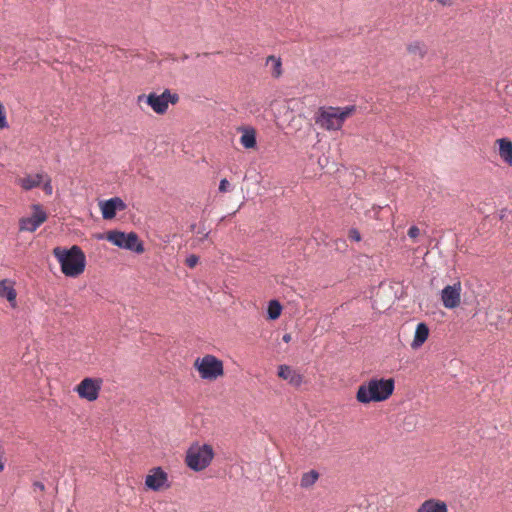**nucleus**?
<instances>
[{"mask_svg": "<svg viewBox=\"0 0 512 512\" xmlns=\"http://www.w3.org/2000/svg\"><path fill=\"white\" fill-rule=\"evenodd\" d=\"M45 177H46V181L44 182L43 190L46 194L51 195L53 193L51 179L47 175H45Z\"/></svg>", "mask_w": 512, "mask_h": 512, "instance_id": "nucleus-27", "label": "nucleus"}, {"mask_svg": "<svg viewBox=\"0 0 512 512\" xmlns=\"http://www.w3.org/2000/svg\"><path fill=\"white\" fill-rule=\"evenodd\" d=\"M319 478V473L316 470H311L302 475L300 485L302 488L311 487Z\"/></svg>", "mask_w": 512, "mask_h": 512, "instance_id": "nucleus-20", "label": "nucleus"}, {"mask_svg": "<svg viewBox=\"0 0 512 512\" xmlns=\"http://www.w3.org/2000/svg\"><path fill=\"white\" fill-rule=\"evenodd\" d=\"M195 366L201 378L205 380H215L224 373L223 362L210 354L197 358Z\"/></svg>", "mask_w": 512, "mask_h": 512, "instance_id": "nucleus-7", "label": "nucleus"}, {"mask_svg": "<svg viewBox=\"0 0 512 512\" xmlns=\"http://www.w3.org/2000/svg\"><path fill=\"white\" fill-rule=\"evenodd\" d=\"M282 339H283L284 342L288 343L291 340V335L290 334H284Z\"/></svg>", "mask_w": 512, "mask_h": 512, "instance_id": "nucleus-30", "label": "nucleus"}, {"mask_svg": "<svg viewBox=\"0 0 512 512\" xmlns=\"http://www.w3.org/2000/svg\"><path fill=\"white\" fill-rule=\"evenodd\" d=\"M407 234H408V236H409L410 238H413V239H414V238H416V237H418V236H419V234H420V230H419V228H418L417 226L413 225V226H411V227L408 229Z\"/></svg>", "mask_w": 512, "mask_h": 512, "instance_id": "nucleus-28", "label": "nucleus"}, {"mask_svg": "<svg viewBox=\"0 0 512 512\" xmlns=\"http://www.w3.org/2000/svg\"><path fill=\"white\" fill-rule=\"evenodd\" d=\"M100 207L103 219H112L115 217L117 211L126 209V204L121 198L113 197L100 202Z\"/></svg>", "mask_w": 512, "mask_h": 512, "instance_id": "nucleus-12", "label": "nucleus"}, {"mask_svg": "<svg viewBox=\"0 0 512 512\" xmlns=\"http://www.w3.org/2000/svg\"><path fill=\"white\" fill-rule=\"evenodd\" d=\"M4 470V464L2 461H0V472H2Z\"/></svg>", "mask_w": 512, "mask_h": 512, "instance_id": "nucleus-32", "label": "nucleus"}, {"mask_svg": "<svg viewBox=\"0 0 512 512\" xmlns=\"http://www.w3.org/2000/svg\"><path fill=\"white\" fill-rule=\"evenodd\" d=\"M199 261V258L198 256L192 254V255H189L186 260H185V263L186 265L189 267V268H193L197 265Z\"/></svg>", "mask_w": 512, "mask_h": 512, "instance_id": "nucleus-25", "label": "nucleus"}, {"mask_svg": "<svg viewBox=\"0 0 512 512\" xmlns=\"http://www.w3.org/2000/svg\"><path fill=\"white\" fill-rule=\"evenodd\" d=\"M47 220V213L41 205H33V214L29 217H23L19 220L20 231L34 232Z\"/></svg>", "mask_w": 512, "mask_h": 512, "instance_id": "nucleus-8", "label": "nucleus"}, {"mask_svg": "<svg viewBox=\"0 0 512 512\" xmlns=\"http://www.w3.org/2000/svg\"><path fill=\"white\" fill-rule=\"evenodd\" d=\"M497 143L500 158L508 165H512V142L507 138H501L497 140Z\"/></svg>", "mask_w": 512, "mask_h": 512, "instance_id": "nucleus-18", "label": "nucleus"}, {"mask_svg": "<svg viewBox=\"0 0 512 512\" xmlns=\"http://www.w3.org/2000/svg\"><path fill=\"white\" fill-rule=\"evenodd\" d=\"M145 486L152 491L169 488L168 474L161 467H154L145 478Z\"/></svg>", "mask_w": 512, "mask_h": 512, "instance_id": "nucleus-10", "label": "nucleus"}, {"mask_svg": "<svg viewBox=\"0 0 512 512\" xmlns=\"http://www.w3.org/2000/svg\"><path fill=\"white\" fill-rule=\"evenodd\" d=\"M460 283L447 285L441 292V300L445 308L453 309L460 304Z\"/></svg>", "mask_w": 512, "mask_h": 512, "instance_id": "nucleus-11", "label": "nucleus"}, {"mask_svg": "<svg viewBox=\"0 0 512 512\" xmlns=\"http://www.w3.org/2000/svg\"><path fill=\"white\" fill-rule=\"evenodd\" d=\"M278 376L294 387H299L303 382L302 375L285 364L278 367Z\"/></svg>", "mask_w": 512, "mask_h": 512, "instance_id": "nucleus-13", "label": "nucleus"}, {"mask_svg": "<svg viewBox=\"0 0 512 512\" xmlns=\"http://www.w3.org/2000/svg\"><path fill=\"white\" fill-rule=\"evenodd\" d=\"M45 175L43 173H37L34 175H27L24 178L19 179L18 184L25 190L29 191L33 188L38 187L44 180Z\"/></svg>", "mask_w": 512, "mask_h": 512, "instance_id": "nucleus-17", "label": "nucleus"}, {"mask_svg": "<svg viewBox=\"0 0 512 512\" xmlns=\"http://www.w3.org/2000/svg\"><path fill=\"white\" fill-rule=\"evenodd\" d=\"M53 255L65 276L76 278L84 272L86 256L79 246L73 245L70 248L57 246L53 249Z\"/></svg>", "mask_w": 512, "mask_h": 512, "instance_id": "nucleus-1", "label": "nucleus"}, {"mask_svg": "<svg viewBox=\"0 0 512 512\" xmlns=\"http://www.w3.org/2000/svg\"><path fill=\"white\" fill-rule=\"evenodd\" d=\"M356 110L355 105L345 107L323 106L315 114V123L328 131H336L342 128L345 120Z\"/></svg>", "mask_w": 512, "mask_h": 512, "instance_id": "nucleus-3", "label": "nucleus"}, {"mask_svg": "<svg viewBox=\"0 0 512 512\" xmlns=\"http://www.w3.org/2000/svg\"><path fill=\"white\" fill-rule=\"evenodd\" d=\"M408 51L410 53H413V54L418 53L420 56H423L425 53V47L421 42L415 41V42L409 44Z\"/></svg>", "mask_w": 512, "mask_h": 512, "instance_id": "nucleus-23", "label": "nucleus"}, {"mask_svg": "<svg viewBox=\"0 0 512 512\" xmlns=\"http://www.w3.org/2000/svg\"><path fill=\"white\" fill-rule=\"evenodd\" d=\"M214 457V451L208 444L192 445L186 453L185 462L193 471L207 468Z\"/></svg>", "mask_w": 512, "mask_h": 512, "instance_id": "nucleus-5", "label": "nucleus"}, {"mask_svg": "<svg viewBox=\"0 0 512 512\" xmlns=\"http://www.w3.org/2000/svg\"><path fill=\"white\" fill-rule=\"evenodd\" d=\"M106 239L113 245L130 250L136 253H142L144 246L139 241L138 235L135 232L125 233L118 230H111L107 233Z\"/></svg>", "mask_w": 512, "mask_h": 512, "instance_id": "nucleus-6", "label": "nucleus"}, {"mask_svg": "<svg viewBox=\"0 0 512 512\" xmlns=\"http://www.w3.org/2000/svg\"><path fill=\"white\" fill-rule=\"evenodd\" d=\"M179 101V95L173 93L170 89H165L160 95L152 92L148 95L140 94L137 96V103H147L151 109L159 115H163L167 112L169 104H176Z\"/></svg>", "mask_w": 512, "mask_h": 512, "instance_id": "nucleus-4", "label": "nucleus"}, {"mask_svg": "<svg viewBox=\"0 0 512 512\" xmlns=\"http://www.w3.org/2000/svg\"><path fill=\"white\" fill-rule=\"evenodd\" d=\"M429 336V328L426 323L420 322L417 324L411 348L416 350L420 348Z\"/></svg>", "mask_w": 512, "mask_h": 512, "instance_id": "nucleus-15", "label": "nucleus"}, {"mask_svg": "<svg viewBox=\"0 0 512 512\" xmlns=\"http://www.w3.org/2000/svg\"><path fill=\"white\" fill-rule=\"evenodd\" d=\"M272 63L273 64V76L275 78H278L280 77V75L282 74V70H281V66H282V63H281V59L280 58H277L275 56H269L267 58V64L268 63Z\"/></svg>", "mask_w": 512, "mask_h": 512, "instance_id": "nucleus-22", "label": "nucleus"}, {"mask_svg": "<svg viewBox=\"0 0 512 512\" xmlns=\"http://www.w3.org/2000/svg\"><path fill=\"white\" fill-rule=\"evenodd\" d=\"M442 5H450L452 0H438Z\"/></svg>", "mask_w": 512, "mask_h": 512, "instance_id": "nucleus-31", "label": "nucleus"}, {"mask_svg": "<svg viewBox=\"0 0 512 512\" xmlns=\"http://www.w3.org/2000/svg\"><path fill=\"white\" fill-rule=\"evenodd\" d=\"M231 190V184L227 179H222L219 184V191L225 193Z\"/></svg>", "mask_w": 512, "mask_h": 512, "instance_id": "nucleus-26", "label": "nucleus"}, {"mask_svg": "<svg viewBox=\"0 0 512 512\" xmlns=\"http://www.w3.org/2000/svg\"><path fill=\"white\" fill-rule=\"evenodd\" d=\"M348 238L352 241L359 242L361 240L360 232L355 228H351L348 233Z\"/></svg>", "mask_w": 512, "mask_h": 512, "instance_id": "nucleus-24", "label": "nucleus"}, {"mask_svg": "<svg viewBox=\"0 0 512 512\" xmlns=\"http://www.w3.org/2000/svg\"><path fill=\"white\" fill-rule=\"evenodd\" d=\"M394 388L395 382L392 378H373L358 387L356 399L362 404L385 401L393 394Z\"/></svg>", "mask_w": 512, "mask_h": 512, "instance_id": "nucleus-2", "label": "nucleus"}, {"mask_svg": "<svg viewBox=\"0 0 512 512\" xmlns=\"http://www.w3.org/2000/svg\"><path fill=\"white\" fill-rule=\"evenodd\" d=\"M34 486H35V487H37V488H38V489H40V490H44V488H45V487H44V484H43V483H41V482H35V483H34Z\"/></svg>", "mask_w": 512, "mask_h": 512, "instance_id": "nucleus-29", "label": "nucleus"}, {"mask_svg": "<svg viewBox=\"0 0 512 512\" xmlns=\"http://www.w3.org/2000/svg\"><path fill=\"white\" fill-rule=\"evenodd\" d=\"M240 143L245 148H254L257 143L254 129H245L240 138Z\"/></svg>", "mask_w": 512, "mask_h": 512, "instance_id": "nucleus-19", "label": "nucleus"}, {"mask_svg": "<svg viewBox=\"0 0 512 512\" xmlns=\"http://www.w3.org/2000/svg\"><path fill=\"white\" fill-rule=\"evenodd\" d=\"M102 381L94 378H84L77 386L78 395L88 401H94L99 396Z\"/></svg>", "mask_w": 512, "mask_h": 512, "instance_id": "nucleus-9", "label": "nucleus"}, {"mask_svg": "<svg viewBox=\"0 0 512 512\" xmlns=\"http://www.w3.org/2000/svg\"><path fill=\"white\" fill-rule=\"evenodd\" d=\"M282 311V306L277 300H271L268 305V318L275 320L279 318Z\"/></svg>", "mask_w": 512, "mask_h": 512, "instance_id": "nucleus-21", "label": "nucleus"}, {"mask_svg": "<svg viewBox=\"0 0 512 512\" xmlns=\"http://www.w3.org/2000/svg\"><path fill=\"white\" fill-rule=\"evenodd\" d=\"M0 297L5 298L12 308L16 307L17 292L11 281L7 279L0 281Z\"/></svg>", "mask_w": 512, "mask_h": 512, "instance_id": "nucleus-14", "label": "nucleus"}, {"mask_svg": "<svg viewBox=\"0 0 512 512\" xmlns=\"http://www.w3.org/2000/svg\"><path fill=\"white\" fill-rule=\"evenodd\" d=\"M417 512H448L447 505L443 501L429 499L424 501Z\"/></svg>", "mask_w": 512, "mask_h": 512, "instance_id": "nucleus-16", "label": "nucleus"}]
</instances>
